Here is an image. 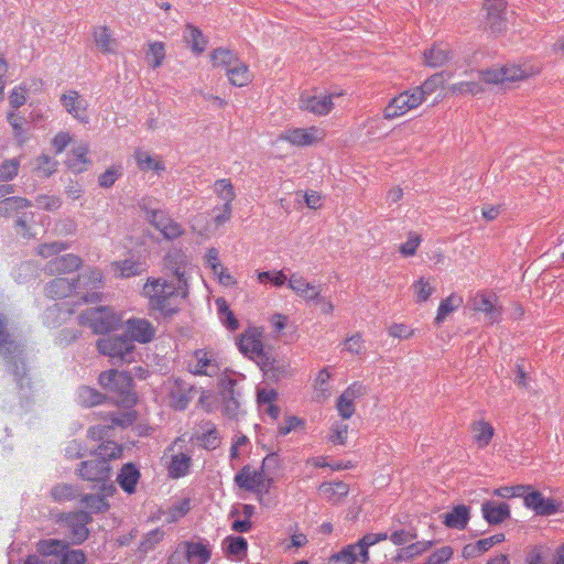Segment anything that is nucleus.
<instances>
[{"mask_svg":"<svg viewBox=\"0 0 564 564\" xmlns=\"http://www.w3.org/2000/svg\"><path fill=\"white\" fill-rule=\"evenodd\" d=\"M82 502L95 513L105 512L109 509V503L106 501L105 497L99 495H85L82 498Z\"/></svg>","mask_w":564,"mask_h":564,"instance_id":"59","label":"nucleus"},{"mask_svg":"<svg viewBox=\"0 0 564 564\" xmlns=\"http://www.w3.org/2000/svg\"><path fill=\"white\" fill-rule=\"evenodd\" d=\"M214 192L218 198L224 202L223 206L231 207V203L236 198V193L229 178L217 180L214 183Z\"/></svg>","mask_w":564,"mask_h":564,"instance_id":"48","label":"nucleus"},{"mask_svg":"<svg viewBox=\"0 0 564 564\" xmlns=\"http://www.w3.org/2000/svg\"><path fill=\"white\" fill-rule=\"evenodd\" d=\"M77 471L84 480L105 482L110 478L111 468L105 459L96 458L82 462Z\"/></svg>","mask_w":564,"mask_h":564,"instance_id":"17","label":"nucleus"},{"mask_svg":"<svg viewBox=\"0 0 564 564\" xmlns=\"http://www.w3.org/2000/svg\"><path fill=\"white\" fill-rule=\"evenodd\" d=\"M261 337V333L256 329H249L241 335L238 341L239 350L250 359L256 360L257 364H259L261 357L268 354L263 348Z\"/></svg>","mask_w":564,"mask_h":564,"instance_id":"21","label":"nucleus"},{"mask_svg":"<svg viewBox=\"0 0 564 564\" xmlns=\"http://www.w3.org/2000/svg\"><path fill=\"white\" fill-rule=\"evenodd\" d=\"M90 521V514L85 511L69 512L63 517L62 525L73 544H80L88 538L87 524Z\"/></svg>","mask_w":564,"mask_h":564,"instance_id":"9","label":"nucleus"},{"mask_svg":"<svg viewBox=\"0 0 564 564\" xmlns=\"http://www.w3.org/2000/svg\"><path fill=\"white\" fill-rule=\"evenodd\" d=\"M318 490L324 499L337 503L348 495L349 487L343 481L324 482L319 486Z\"/></svg>","mask_w":564,"mask_h":564,"instance_id":"38","label":"nucleus"},{"mask_svg":"<svg viewBox=\"0 0 564 564\" xmlns=\"http://www.w3.org/2000/svg\"><path fill=\"white\" fill-rule=\"evenodd\" d=\"M175 550L187 564H206L212 555L209 544L203 541H184L178 543Z\"/></svg>","mask_w":564,"mask_h":564,"instance_id":"15","label":"nucleus"},{"mask_svg":"<svg viewBox=\"0 0 564 564\" xmlns=\"http://www.w3.org/2000/svg\"><path fill=\"white\" fill-rule=\"evenodd\" d=\"M30 200L19 196H11L0 200V216L9 217L23 208L30 207Z\"/></svg>","mask_w":564,"mask_h":564,"instance_id":"45","label":"nucleus"},{"mask_svg":"<svg viewBox=\"0 0 564 564\" xmlns=\"http://www.w3.org/2000/svg\"><path fill=\"white\" fill-rule=\"evenodd\" d=\"M366 393V388L360 383H352L338 398L336 408L343 419H349L355 413V400Z\"/></svg>","mask_w":564,"mask_h":564,"instance_id":"24","label":"nucleus"},{"mask_svg":"<svg viewBox=\"0 0 564 564\" xmlns=\"http://www.w3.org/2000/svg\"><path fill=\"white\" fill-rule=\"evenodd\" d=\"M463 303L462 297L452 294L445 300H443L438 306L437 315L435 317V323L441 324L447 315L457 310Z\"/></svg>","mask_w":564,"mask_h":564,"instance_id":"51","label":"nucleus"},{"mask_svg":"<svg viewBox=\"0 0 564 564\" xmlns=\"http://www.w3.org/2000/svg\"><path fill=\"white\" fill-rule=\"evenodd\" d=\"M444 84V74L436 73L429 77L421 86L415 87L416 91L422 93V100L424 101L427 96L433 94L437 87Z\"/></svg>","mask_w":564,"mask_h":564,"instance_id":"56","label":"nucleus"},{"mask_svg":"<svg viewBox=\"0 0 564 564\" xmlns=\"http://www.w3.org/2000/svg\"><path fill=\"white\" fill-rule=\"evenodd\" d=\"M143 292L152 310L172 314L176 312L175 300L187 295V283L167 282L162 278L149 279Z\"/></svg>","mask_w":564,"mask_h":564,"instance_id":"1","label":"nucleus"},{"mask_svg":"<svg viewBox=\"0 0 564 564\" xmlns=\"http://www.w3.org/2000/svg\"><path fill=\"white\" fill-rule=\"evenodd\" d=\"M423 56L425 65L440 67L452 57V52L446 44H435L426 50Z\"/></svg>","mask_w":564,"mask_h":564,"instance_id":"34","label":"nucleus"},{"mask_svg":"<svg viewBox=\"0 0 564 564\" xmlns=\"http://www.w3.org/2000/svg\"><path fill=\"white\" fill-rule=\"evenodd\" d=\"M100 354L108 356L113 362H132L134 360V344L127 335H111L97 341Z\"/></svg>","mask_w":564,"mask_h":564,"instance_id":"6","label":"nucleus"},{"mask_svg":"<svg viewBox=\"0 0 564 564\" xmlns=\"http://www.w3.org/2000/svg\"><path fill=\"white\" fill-rule=\"evenodd\" d=\"M140 478V471L138 468L128 463L122 466L120 473L118 474L117 481L120 487L128 494H132L135 491V486Z\"/></svg>","mask_w":564,"mask_h":564,"instance_id":"35","label":"nucleus"},{"mask_svg":"<svg viewBox=\"0 0 564 564\" xmlns=\"http://www.w3.org/2000/svg\"><path fill=\"white\" fill-rule=\"evenodd\" d=\"M224 401L223 412L230 419H237L240 413V393L235 389L236 380L223 378L220 380Z\"/></svg>","mask_w":564,"mask_h":564,"instance_id":"20","label":"nucleus"},{"mask_svg":"<svg viewBox=\"0 0 564 564\" xmlns=\"http://www.w3.org/2000/svg\"><path fill=\"white\" fill-rule=\"evenodd\" d=\"M274 462L275 458L273 456H267L263 459V465L260 469H252L249 465L243 466L235 476L236 485L242 489L257 494L259 502L267 505L264 495L269 492L273 482L272 477L267 473V466Z\"/></svg>","mask_w":564,"mask_h":564,"instance_id":"2","label":"nucleus"},{"mask_svg":"<svg viewBox=\"0 0 564 564\" xmlns=\"http://www.w3.org/2000/svg\"><path fill=\"white\" fill-rule=\"evenodd\" d=\"M7 317L0 312V355L8 360L14 376L20 386H23L22 380L25 375L24 361L22 358L23 349L19 343L13 340L8 333Z\"/></svg>","mask_w":564,"mask_h":564,"instance_id":"5","label":"nucleus"},{"mask_svg":"<svg viewBox=\"0 0 564 564\" xmlns=\"http://www.w3.org/2000/svg\"><path fill=\"white\" fill-rule=\"evenodd\" d=\"M77 399L79 404L90 408L100 404L104 400V395L90 387H80L77 392Z\"/></svg>","mask_w":564,"mask_h":564,"instance_id":"52","label":"nucleus"},{"mask_svg":"<svg viewBox=\"0 0 564 564\" xmlns=\"http://www.w3.org/2000/svg\"><path fill=\"white\" fill-rule=\"evenodd\" d=\"M69 248L67 242L54 241L50 243H43L39 247L37 253L43 258H48L58 254Z\"/></svg>","mask_w":564,"mask_h":564,"instance_id":"64","label":"nucleus"},{"mask_svg":"<svg viewBox=\"0 0 564 564\" xmlns=\"http://www.w3.org/2000/svg\"><path fill=\"white\" fill-rule=\"evenodd\" d=\"M138 167L143 171H154L160 173L165 170L164 163L155 156H152L149 152L143 150H137L134 153Z\"/></svg>","mask_w":564,"mask_h":564,"instance_id":"42","label":"nucleus"},{"mask_svg":"<svg viewBox=\"0 0 564 564\" xmlns=\"http://www.w3.org/2000/svg\"><path fill=\"white\" fill-rule=\"evenodd\" d=\"M325 138V133L317 127H311L307 129L294 128L284 131L279 139L290 142L296 147H307L322 141Z\"/></svg>","mask_w":564,"mask_h":564,"instance_id":"16","label":"nucleus"},{"mask_svg":"<svg viewBox=\"0 0 564 564\" xmlns=\"http://www.w3.org/2000/svg\"><path fill=\"white\" fill-rule=\"evenodd\" d=\"M113 265L121 278L139 275L143 271L142 263L132 260L116 262Z\"/></svg>","mask_w":564,"mask_h":564,"instance_id":"57","label":"nucleus"},{"mask_svg":"<svg viewBox=\"0 0 564 564\" xmlns=\"http://www.w3.org/2000/svg\"><path fill=\"white\" fill-rule=\"evenodd\" d=\"M78 285L75 280L67 278H56L48 282L45 286V293L52 299L68 297L77 290Z\"/></svg>","mask_w":564,"mask_h":564,"instance_id":"31","label":"nucleus"},{"mask_svg":"<svg viewBox=\"0 0 564 564\" xmlns=\"http://www.w3.org/2000/svg\"><path fill=\"white\" fill-rule=\"evenodd\" d=\"M481 512L489 524H499L510 517V508L506 502L486 501Z\"/></svg>","mask_w":564,"mask_h":564,"instance_id":"32","label":"nucleus"},{"mask_svg":"<svg viewBox=\"0 0 564 564\" xmlns=\"http://www.w3.org/2000/svg\"><path fill=\"white\" fill-rule=\"evenodd\" d=\"M497 296L488 292H478L469 301V306L475 312L485 314V321L494 324L500 321L502 308L498 305Z\"/></svg>","mask_w":564,"mask_h":564,"instance_id":"13","label":"nucleus"},{"mask_svg":"<svg viewBox=\"0 0 564 564\" xmlns=\"http://www.w3.org/2000/svg\"><path fill=\"white\" fill-rule=\"evenodd\" d=\"M443 518V523L446 527L463 530L469 520V508L465 505H458L451 512L445 513Z\"/></svg>","mask_w":564,"mask_h":564,"instance_id":"36","label":"nucleus"},{"mask_svg":"<svg viewBox=\"0 0 564 564\" xmlns=\"http://www.w3.org/2000/svg\"><path fill=\"white\" fill-rule=\"evenodd\" d=\"M147 58L151 61V66L158 68L165 58V45L163 42H153L149 44Z\"/></svg>","mask_w":564,"mask_h":564,"instance_id":"58","label":"nucleus"},{"mask_svg":"<svg viewBox=\"0 0 564 564\" xmlns=\"http://www.w3.org/2000/svg\"><path fill=\"white\" fill-rule=\"evenodd\" d=\"M36 161L35 169L42 177L51 176L57 169V162L46 154L40 155Z\"/></svg>","mask_w":564,"mask_h":564,"instance_id":"62","label":"nucleus"},{"mask_svg":"<svg viewBox=\"0 0 564 564\" xmlns=\"http://www.w3.org/2000/svg\"><path fill=\"white\" fill-rule=\"evenodd\" d=\"M88 147L86 144H80L76 147L72 153L69 154L66 164L69 170L74 173H82L88 169L91 164L89 159L87 158Z\"/></svg>","mask_w":564,"mask_h":564,"instance_id":"37","label":"nucleus"},{"mask_svg":"<svg viewBox=\"0 0 564 564\" xmlns=\"http://www.w3.org/2000/svg\"><path fill=\"white\" fill-rule=\"evenodd\" d=\"M82 265V259L73 253L57 256L45 265L48 274H65L77 270Z\"/></svg>","mask_w":564,"mask_h":564,"instance_id":"28","label":"nucleus"},{"mask_svg":"<svg viewBox=\"0 0 564 564\" xmlns=\"http://www.w3.org/2000/svg\"><path fill=\"white\" fill-rule=\"evenodd\" d=\"M541 67L530 62L522 64H506L499 68H487L479 72L482 82L487 84H505L525 80L538 75Z\"/></svg>","mask_w":564,"mask_h":564,"instance_id":"3","label":"nucleus"},{"mask_svg":"<svg viewBox=\"0 0 564 564\" xmlns=\"http://www.w3.org/2000/svg\"><path fill=\"white\" fill-rule=\"evenodd\" d=\"M524 505L541 516H551L558 510V505L554 500L544 498L539 491L525 495Z\"/></svg>","mask_w":564,"mask_h":564,"instance_id":"30","label":"nucleus"},{"mask_svg":"<svg viewBox=\"0 0 564 564\" xmlns=\"http://www.w3.org/2000/svg\"><path fill=\"white\" fill-rule=\"evenodd\" d=\"M96 454L99 459H105L109 463L110 459H117L121 457L122 447L112 441H107L99 445Z\"/></svg>","mask_w":564,"mask_h":564,"instance_id":"54","label":"nucleus"},{"mask_svg":"<svg viewBox=\"0 0 564 564\" xmlns=\"http://www.w3.org/2000/svg\"><path fill=\"white\" fill-rule=\"evenodd\" d=\"M505 540L503 533H497L492 536L478 540L475 544H468L464 547L466 556H478L488 551L494 545L501 543Z\"/></svg>","mask_w":564,"mask_h":564,"instance_id":"39","label":"nucleus"},{"mask_svg":"<svg viewBox=\"0 0 564 564\" xmlns=\"http://www.w3.org/2000/svg\"><path fill=\"white\" fill-rule=\"evenodd\" d=\"M288 285L297 296L305 301H315L321 294L318 285L307 282V280L299 273L291 274Z\"/></svg>","mask_w":564,"mask_h":564,"instance_id":"29","label":"nucleus"},{"mask_svg":"<svg viewBox=\"0 0 564 564\" xmlns=\"http://www.w3.org/2000/svg\"><path fill=\"white\" fill-rule=\"evenodd\" d=\"M77 489L68 484H58L51 489V497L54 501L62 503L77 497Z\"/></svg>","mask_w":564,"mask_h":564,"instance_id":"53","label":"nucleus"},{"mask_svg":"<svg viewBox=\"0 0 564 564\" xmlns=\"http://www.w3.org/2000/svg\"><path fill=\"white\" fill-rule=\"evenodd\" d=\"M258 365L269 380L278 381L290 375L289 361L285 359H278L269 351L264 357H261Z\"/></svg>","mask_w":564,"mask_h":564,"instance_id":"25","label":"nucleus"},{"mask_svg":"<svg viewBox=\"0 0 564 564\" xmlns=\"http://www.w3.org/2000/svg\"><path fill=\"white\" fill-rule=\"evenodd\" d=\"M184 39L195 53H202L207 45V40L202 31L192 24L186 25Z\"/></svg>","mask_w":564,"mask_h":564,"instance_id":"47","label":"nucleus"},{"mask_svg":"<svg viewBox=\"0 0 564 564\" xmlns=\"http://www.w3.org/2000/svg\"><path fill=\"white\" fill-rule=\"evenodd\" d=\"M149 219L167 240L180 238L185 232V229L180 223L167 216L162 210H152Z\"/></svg>","mask_w":564,"mask_h":564,"instance_id":"19","label":"nucleus"},{"mask_svg":"<svg viewBox=\"0 0 564 564\" xmlns=\"http://www.w3.org/2000/svg\"><path fill=\"white\" fill-rule=\"evenodd\" d=\"M79 324L88 326L96 334L112 330L119 323V318L108 307H93L84 311L78 316Z\"/></svg>","mask_w":564,"mask_h":564,"instance_id":"7","label":"nucleus"},{"mask_svg":"<svg viewBox=\"0 0 564 564\" xmlns=\"http://www.w3.org/2000/svg\"><path fill=\"white\" fill-rule=\"evenodd\" d=\"M19 166L17 159L6 160L0 165V182L12 181L18 175Z\"/></svg>","mask_w":564,"mask_h":564,"instance_id":"63","label":"nucleus"},{"mask_svg":"<svg viewBox=\"0 0 564 564\" xmlns=\"http://www.w3.org/2000/svg\"><path fill=\"white\" fill-rule=\"evenodd\" d=\"M93 37L98 50L104 54H116L118 42L107 26H96Z\"/></svg>","mask_w":564,"mask_h":564,"instance_id":"33","label":"nucleus"},{"mask_svg":"<svg viewBox=\"0 0 564 564\" xmlns=\"http://www.w3.org/2000/svg\"><path fill=\"white\" fill-rule=\"evenodd\" d=\"M229 82L238 87H243L251 82V74L248 66L237 61L230 68L227 69Z\"/></svg>","mask_w":564,"mask_h":564,"instance_id":"43","label":"nucleus"},{"mask_svg":"<svg viewBox=\"0 0 564 564\" xmlns=\"http://www.w3.org/2000/svg\"><path fill=\"white\" fill-rule=\"evenodd\" d=\"M473 437L478 447H486L495 433L492 425L484 420L476 421L471 424Z\"/></svg>","mask_w":564,"mask_h":564,"instance_id":"40","label":"nucleus"},{"mask_svg":"<svg viewBox=\"0 0 564 564\" xmlns=\"http://www.w3.org/2000/svg\"><path fill=\"white\" fill-rule=\"evenodd\" d=\"M191 456L185 453H177L172 455L169 474L172 478H180L185 476L191 467Z\"/></svg>","mask_w":564,"mask_h":564,"instance_id":"44","label":"nucleus"},{"mask_svg":"<svg viewBox=\"0 0 564 564\" xmlns=\"http://www.w3.org/2000/svg\"><path fill=\"white\" fill-rule=\"evenodd\" d=\"M239 58L237 55L226 48L218 47L212 53V62L215 67H225L226 70L230 68Z\"/></svg>","mask_w":564,"mask_h":564,"instance_id":"50","label":"nucleus"},{"mask_svg":"<svg viewBox=\"0 0 564 564\" xmlns=\"http://www.w3.org/2000/svg\"><path fill=\"white\" fill-rule=\"evenodd\" d=\"M449 90L453 94L457 95H477L481 91H484V87L480 83L470 80V82H460L457 84H454L449 87Z\"/></svg>","mask_w":564,"mask_h":564,"instance_id":"61","label":"nucleus"},{"mask_svg":"<svg viewBox=\"0 0 564 564\" xmlns=\"http://www.w3.org/2000/svg\"><path fill=\"white\" fill-rule=\"evenodd\" d=\"M163 265L165 273L174 276L177 283H187L185 273L188 265V259L183 251L177 249L169 251L164 257Z\"/></svg>","mask_w":564,"mask_h":564,"instance_id":"22","label":"nucleus"},{"mask_svg":"<svg viewBox=\"0 0 564 564\" xmlns=\"http://www.w3.org/2000/svg\"><path fill=\"white\" fill-rule=\"evenodd\" d=\"M128 338L142 344L151 341L155 336V327L145 318H129L126 322Z\"/></svg>","mask_w":564,"mask_h":564,"instance_id":"23","label":"nucleus"},{"mask_svg":"<svg viewBox=\"0 0 564 564\" xmlns=\"http://www.w3.org/2000/svg\"><path fill=\"white\" fill-rule=\"evenodd\" d=\"M73 311L64 310L63 305L54 304L45 311L44 319L48 326H56L61 322L66 319L67 315H70Z\"/></svg>","mask_w":564,"mask_h":564,"instance_id":"55","label":"nucleus"},{"mask_svg":"<svg viewBox=\"0 0 564 564\" xmlns=\"http://www.w3.org/2000/svg\"><path fill=\"white\" fill-rule=\"evenodd\" d=\"M216 305H217L219 318H220L221 323L224 324V326H226V328L231 332L237 330L239 328V321L235 317L234 313L230 311L227 302L223 297H219L216 300Z\"/></svg>","mask_w":564,"mask_h":564,"instance_id":"49","label":"nucleus"},{"mask_svg":"<svg viewBox=\"0 0 564 564\" xmlns=\"http://www.w3.org/2000/svg\"><path fill=\"white\" fill-rule=\"evenodd\" d=\"M39 551L44 555L61 556L62 564H84L86 561V555L82 550H69L68 544L61 540L41 541Z\"/></svg>","mask_w":564,"mask_h":564,"instance_id":"8","label":"nucleus"},{"mask_svg":"<svg viewBox=\"0 0 564 564\" xmlns=\"http://www.w3.org/2000/svg\"><path fill=\"white\" fill-rule=\"evenodd\" d=\"M485 26L494 34H500L507 29V2L505 0H485Z\"/></svg>","mask_w":564,"mask_h":564,"instance_id":"11","label":"nucleus"},{"mask_svg":"<svg viewBox=\"0 0 564 564\" xmlns=\"http://www.w3.org/2000/svg\"><path fill=\"white\" fill-rule=\"evenodd\" d=\"M61 102L66 111L75 119L83 123L88 122V116L86 115L88 104L76 90H69L63 94Z\"/></svg>","mask_w":564,"mask_h":564,"instance_id":"27","label":"nucleus"},{"mask_svg":"<svg viewBox=\"0 0 564 564\" xmlns=\"http://www.w3.org/2000/svg\"><path fill=\"white\" fill-rule=\"evenodd\" d=\"M104 424L91 426L88 430V437L93 441L101 440L108 432V430L115 426L126 427L131 425L134 421V415L130 412L112 411L106 413L104 416Z\"/></svg>","mask_w":564,"mask_h":564,"instance_id":"14","label":"nucleus"},{"mask_svg":"<svg viewBox=\"0 0 564 564\" xmlns=\"http://www.w3.org/2000/svg\"><path fill=\"white\" fill-rule=\"evenodd\" d=\"M422 102L421 91H416L415 89L403 91L390 100L384 108L383 117L388 120L398 118L411 109L419 107Z\"/></svg>","mask_w":564,"mask_h":564,"instance_id":"10","label":"nucleus"},{"mask_svg":"<svg viewBox=\"0 0 564 564\" xmlns=\"http://www.w3.org/2000/svg\"><path fill=\"white\" fill-rule=\"evenodd\" d=\"M187 369L196 376H217L220 371L216 355L206 349H197L187 361Z\"/></svg>","mask_w":564,"mask_h":564,"instance_id":"12","label":"nucleus"},{"mask_svg":"<svg viewBox=\"0 0 564 564\" xmlns=\"http://www.w3.org/2000/svg\"><path fill=\"white\" fill-rule=\"evenodd\" d=\"M169 400L175 410H184L193 399V386L182 379H173L166 383Z\"/></svg>","mask_w":564,"mask_h":564,"instance_id":"18","label":"nucleus"},{"mask_svg":"<svg viewBox=\"0 0 564 564\" xmlns=\"http://www.w3.org/2000/svg\"><path fill=\"white\" fill-rule=\"evenodd\" d=\"M333 98L334 95L315 96L310 94H302L299 99V106L302 110L310 111L317 116H324L333 109Z\"/></svg>","mask_w":564,"mask_h":564,"instance_id":"26","label":"nucleus"},{"mask_svg":"<svg viewBox=\"0 0 564 564\" xmlns=\"http://www.w3.org/2000/svg\"><path fill=\"white\" fill-rule=\"evenodd\" d=\"M388 539L387 533H368L364 535L355 545L358 549V554L360 555V562L366 563L369 560L368 549L371 545L380 541H384Z\"/></svg>","mask_w":564,"mask_h":564,"instance_id":"46","label":"nucleus"},{"mask_svg":"<svg viewBox=\"0 0 564 564\" xmlns=\"http://www.w3.org/2000/svg\"><path fill=\"white\" fill-rule=\"evenodd\" d=\"M332 561L339 564H355L357 561H360V555L358 554L357 546L355 544H350L337 554L333 555Z\"/></svg>","mask_w":564,"mask_h":564,"instance_id":"60","label":"nucleus"},{"mask_svg":"<svg viewBox=\"0 0 564 564\" xmlns=\"http://www.w3.org/2000/svg\"><path fill=\"white\" fill-rule=\"evenodd\" d=\"M200 427L202 435L197 436L200 445L207 451L217 448L220 444V436L216 426L212 422H205Z\"/></svg>","mask_w":564,"mask_h":564,"instance_id":"41","label":"nucleus"},{"mask_svg":"<svg viewBox=\"0 0 564 564\" xmlns=\"http://www.w3.org/2000/svg\"><path fill=\"white\" fill-rule=\"evenodd\" d=\"M99 384L107 391L117 395V402L132 405L137 402V395L133 391V380L126 371L108 370L99 375Z\"/></svg>","mask_w":564,"mask_h":564,"instance_id":"4","label":"nucleus"}]
</instances>
